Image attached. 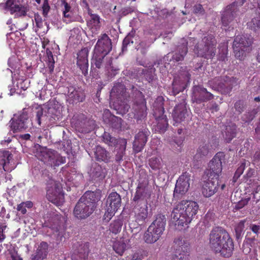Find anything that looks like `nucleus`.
Segmentation results:
<instances>
[{"label":"nucleus","mask_w":260,"mask_h":260,"mask_svg":"<svg viewBox=\"0 0 260 260\" xmlns=\"http://www.w3.org/2000/svg\"><path fill=\"white\" fill-rule=\"evenodd\" d=\"M43 15L44 16H46L50 11V7L49 6L48 0H44L43 4L42 6Z\"/></svg>","instance_id":"61"},{"label":"nucleus","mask_w":260,"mask_h":260,"mask_svg":"<svg viewBox=\"0 0 260 260\" xmlns=\"http://www.w3.org/2000/svg\"><path fill=\"white\" fill-rule=\"evenodd\" d=\"M209 245L215 253L227 258L232 255L234 249L233 240L226 230L221 226H216L211 231Z\"/></svg>","instance_id":"1"},{"label":"nucleus","mask_w":260,"mask_h":260,"mask_svg":"<svg viewBox=\"0 0 260 260\" xmlns=\"http://www.w3.org/2000/svg\"><path fill=\"white\" fill-rule=\"evenodd\" d=\"M133 43V41L131 40V37L129 36H126L123 40L122 42V51L124 52L127 50V45L130 43Z\"/></svg>","instance_id":"64"},{"label":"nucleus","mask_w":260,"mask_h":260,"mask_svg":"<svg viewBox=\"0 0 260 260\" xmlns=\"http://www.w3.org/2000/svg\"><path fill=\"white\" fill-rule=\"evenodd\" d=\"M125 92V87L124 84L117 83L114 84L110 92L111 98L120 99Z\"/></svg>","instance_id":"37"},{"label":"nucleus","mask_w":260,"mask_h":260,"mask_svg":"<svg viewBox=\"0 0 260 260\" xmlns=\"http://www.w3.org/2000/svg\"><path fill=\"white\" fill-rule=\"evenodd\" d=\"M22 1V0H7L5 4V9L20 4Z\"/></svg>","instance_id":"60"},{"label":"nucleus","mask_w":260,"mask_h":260,"mask_svg":"<svg viewBox=\"0 0 260 260\" xmlns=\"http://www.w3.org/2000/svg\"><path fill=\"white\" fill-rule=\"evenodd\" d=\"M237 125L234 123H231L225 126L223 136L227 143H230L236 136Z\"/></svg>","instance_id":"35"},{"label":"nucleus","mask_w":260,"mask_h":260,"mask_svg":"<svg viewBox=\"0 0 260 260\" xmlns=\"http://www.w3.org/2000/svg\"><path fill=\"white\" fill-rule=\"evenodd\" d=\"M237 81V79L235 77L225 76L214 78L209 81V84L214 90L226 94L231 92Z\"/></svg>","instance_id":"7"},{"label":"nucleus","mask_w":260,"mask_h":260,"mask_svg":"<svg viewBox=\"0 0 260 260\" xmlns=\"http://www.w3.org/2000/svg\"><path fill=\"white\" fill-rule=\"evenodd\" d=\"M105 66L108 77L112 78L118 73L119 69L112 65V58L111 57L108 59Z\"/></svg>","instance_id":"42"},{"label":"nucleus","mask_w":260,"mask_h":260,"mask_svg":"<svg viewBox=\"0 0 260 260\" xmlns=\"http://www.w3.org/2000/svg\"><path fill=\"white\" fill-rule=\"evenodd\" d=\"M199 209L198 203L192 201H182L173 209L171 216L175 221L176 229L181 231L196 217Z\"/></svg>","instance_id":"2"},{"label":"nucleus","mask_w":260,"mask_h":260,"mask_svg":"<svg viewBox=\"0 0 260 260\" xmlns=\"http://www.w3.org/2000/svg\"><path fill=\"white\" fill-rule=\"evenodd\" d=\"M48 244L43 241L39 245L36 251L31 255L30 260H44L48 255Z\"/></svg>","instance_id":"26"},{"label":"nucleus","mask_w":260,"mask_h":260,"mask_svg":"<svg viewBox=\"0 0 260 260\" xmlns=\"http://www.w3.org/2000/svg\"><path fill=\"white\" fill-rule=\"evenodd\" d=\"M253 38L247 34L237 36L233 42V49L236 58L243 60L252 51Z\"/></svg>","instance_id":"5"},{"label":"nucleus","mask_w":260,"mask_h":260,"mask_svg":"<svg viewBox=\"0 0 260 260\" xmlns=\"http://www.w3.org/2000/svg\"><path fill=\"white\" fill-rule=\"evenodd\" d=\"M97 198L93 191H86L76 203L73 214L79 219H84L89 217L96 207Z\"/></svg>","instance_id":"3"},{"label":"nucleus","mask_w":260,"mask_h":260,"mask_svg":"<svg viewBox=\"0 0 260 260\" xmlns=\"http://www.w3.org/2000/svg\"><path fill=\"white\" fill-rule=\"evenodd\" d=\"M38 159L54 168L66 162V157L60 155L57 151L46 149L37 153Z\"/></svg>","instance_id":"8"},{"label":"nucleus","mask_w":260,"mask_h":260,"mask_svg":"<svg viewBox=\"0 0 260 260\" xmlns=\"http://www.w3.org/2000/svg\"><path fill=\"white\" fill-rule=\"evenodd\" d=\"M13 157L12 154L9 151L0 150V172H9L12 169L9 167L10 160Z\"/></svg>","instance_id":"27"},{"label":"nucleus","mask_w":260,"mask_h":260,"mask_svg":"<svg viewBox=\"0 0 260 260\" xmlns=\"http://www.w3.org/2000/svg\"><path fill=\"white\" fill-rule=\"evenodd\" d=\"M166 224V218L165 215L162 214H158L155 220L149 225L150 229L154 228L155 230H157L159 233L163 234L165 229Z\"/></svg>","instance_id":"30"},{"label":"nucleus","mask_w":260,"mask_h":260,"mask_svg":"<svg viewBox=\"0 0 260 260\" xmlns=\"http://www.w3.org/2000/svg\"><path fill=\"white\" fill-rule=\"evenodd\" d=\"M162 234L159 233L157 230H155L154 228L150 229L149 226L147 230L144 234V240L147 243L152 244L156 242Z\"/></svg>","instance_id":"33"},{"label":"nucleus","mask_w":260,"mask_h":260,"mask_svg":"<svg viewBox=\"0 0 260 260\" xmlns=\"http://www.w3.org/2000/svg\"><path fill=\"white\" fill-rule=\"evenodd\" d=\"M46 197L50 202L57 206L62 205L64 201V197L61 184L51 180L47 185Z\"/></svg>","instance_id":"9"},{"label":"nucleus","mask_w":260,"mask_h":260,"mask_svg":"<svg viewBox=\"0 0 260 260\" xmlns=\"http://www.w3.org/2000/svg\"><path fill=\"white\" fill-rule=\"evenodd\" d=\"M103 142L110 147H115L118 141L116 138L112 137L109 133L104 132L102 136Z\"/></svg>","instance_id":"44"},{"label":"nucleus","mask_w":260,"mask_h":260,"mask_svg":"<svg viewBox=\"0 0 260 260\" xmlns=\"http://www.w3.org/2000/svg\"><path fill=\"white\" fill-rule=\"evenodd\" d=\"M234 107L236 111H237L239 114L241 113L244 111V105L242 101L239 100L236 102L235 104Z\"/></svg>","instance_id":"58"},{"label":"nucleus","mask_w":260,"mask_h":260,"mask_svg":"<svg viewBox=\"0 0 260 260\" xmlns=\"http://www.w3.org/2000/svg\"><path fill=\"white\" fill-rule=\"evenodd\" d=\"M11 121V127L14 133L25 129L28 127V117L26 113H22L18 116L14 117Z\"/></svg>","instance_id":"22"},{"label":"nucleus","mask_w":260,"mask_h":260,"mask_svg":"<svg viewBox=\"0 0 260 260\" xmlns=\"http://www.w3.org/2000/svg\"><path fill=\"white\" fill-rule=\"evenodd\" d=\"M46 54L47 57V64L50 73L53 72L55 61L52 51L48 48L46 50Z\"/></svg>","instance_id":"48"},{"label":"nucleus","mask_w":260,"mask_h":260,"mask_svg":"<svg viewBox=\"0 0 260 260\" xmlns=\"http://www.w3.org/2000/svg\"><path fill=\"white\" fill-rule=\"evenodd\" d=\"M72 257L76 260H87L90 252L89 243L77 242L74 246Z\"/></svg>","instance_id":"19"},{"label":"nucleus","mask_w":260,"mask_h":260,"mask_svg":"<svg viewBox=\"0 0 260 260\" xmlns=\"http://www.w3.org/2000/svg\"><path fill=\"white\" fill-rule=\"evenodd\" d=\"M187 52V43H183L177 47L176 51L172 56V59L176 61H182L184 59Z\"/></svg>","instance_id":"36"},{"label":"nucleus","mask_w":260,"mask_h":260,"mask_svg":"<svg viewBox=\"0 0 260 260\" xmlns=\"http://www.w3.org/2000/svg\"><path fill=\"white\" fill-rule=\"evenodd\" d=\"M149 133L148 129L145 128L136 135L133 145L135 153H138L143 150L147 141Z\"/></svg>","instance_id":"21"},{"label":"nucleus","mask_w":260,"mask_h":260,"mask_svg":"<svg viewBox=\"0 0 260 260\" xmlns=\"http://www.w3.org/2000/svg\"><path fill=\"white\" fill-rule=\"evenodd\" d=\"M212 149V146L209 143L204 142L200 145L197 152L193 157V159L197 161H201L204 157L206 156Z\"/></svg>","instance_id":"34"},{"label":"nucleus","mask_w":260,"mask_h":260,"mask_svg":"<svg viewBox=\"0 0 260 260\" xmlns=\"http://www.w3.org/2000/svg\"><path fill=\"white\" fill-rule=\"evenodd\" d=\"M36 120L39 125L41 124V118L43 114V109L42 107L36 108Z\"/></svg>","instance_id":"57"},{"label":"nucleus","mask_w":260,"mask_h":260,"mask_svg":"<svg viewBox=\"0 0 260 260\" xmlns=\"http://www.w3.org/2000/svg\"><path fill=\"white\" fill-rule=\"evenodd\" d=\"M145 256H147L145 251L143 249H138L131 255L129 260H142Z\"/></svg>","instance_id":"51"},{"label":"nucleus","mask_w":260,"mask_h":260,"mask_svg":"<svg viewBox=\"0 0 260 260\" xmlns=\"http://www.w3.org/2000/svg\"><path fill=\"white\" fill-rule=\"evenodd\" d=\"M93 177L94 179L97 178L98 180H103L107 175V171L106 169L102 168L101 166H98L94 169L93 172Z\"/></svg>","instance_id":"46"},{"label":"nucleus","mask_w":260,"mask_h":260,"mask_svg":"<svg viewBox=\"0 0 260 260\" xmlns=\"http://www.w3.org/2000/svg\"><path fill=\"white\" fill-rule=\"evenodd\" d=\"M175 249L173 259L174 260H188L189 254V244L179 237L174 240Z\"/></svg>","instance_id":"13"},{"label":"nucleus","mask_w":260,"mask_h":260,"mask_svg":"<svg viewBox=\"0 0 260 260\" xmlns=\"http://www.w3.org/2000/svg\"><path fill=\"white\" fill-rule=\"evenodd\" d=\"M117 211L113 209V208L107 207V210L103 217V220L107 222H109Z\"/></svg>","instance_id":"53"},{"label":"nucleus","mask_w":260,"mask_h":260,"mask_svg":"<svg viewBox=\"0 0 260 260\" xmlns=\"http://www.w3.org/2000/svg\"><path fill=\"white\" fill-rule=\"evenodd\" d=\"M247 221V218L240 220L236 225L235 230L238 232L242 233L245 228V223Z\"/></svg>","instance_id":"59"},{"label":"nucleus","mask_w":260,"mask_h":260,"mask_svg":"<svg viewBox=\"0 0 260 260\" xmlns=\"http://www.w3.org/2000/svg\"><path fill=\"white\" fill-rule=\"evenodd\" d=\"M217 42L215 37L211 34H207L198 42L193 49L198 56L206 59H212L216 54Z\"/></svg>","instance_id":"4"},{"label":"nucleus","mask_w":260,"mask_h":260,"mask_svg":"<svg viewBox=\"0 0 260 260\" xmlns=\"http://www.w3.org/2000/svg\"><path fill=\"white\" fill-rule=\"evenodd\" d=\"M132 110L134 118L137 121L144 119L147 115L146 101L144 95L141 91L136 94Z\"/></svg>","instance_id":"11"},{"label":"nucleus","mask_w":260,"mask_h":260,"mask_svg":"<svg viewBox=\"0 0 260 260\" xmlns=\"http://www.w3.org/2000/svg\"><path fill=\"white\" fill-rule=\"evenodd\" d=\"M245 0H238L228 5L221 14V22L224 26H227L235 17L238 11V7L241 6Z\"/></svg>","instance_id":"12"},{"label":"nucleus","mask_w":260,"mask_h":260,"mask_svg":"<svg viewBox=\"0 0 260 260\" xmlns=\"http://www.w3.org/2000/svg\"><path fill=\"white\" fill-rule=\"evenodd\" d=\"M89 14L90 18L87 22V26L92 33L97 34L101 26L100 17L96 14Z\"/></svg>","instance_id":"31"},{"label":"nucleus","mask_w":260,"mask_h":260,"mask_svg":"<svg viewBox=\"0 0 260 260\" xmlns=\"http://www.w3.org/2000/svg\"><path fill=\"white\" fill-rule=\"evenodd\" d=\"M220 187L218 179L209 178L207 181H204L202 188V192L206 198H209L216 193Z\"/></svg>","instance_id":"18"},{"label":"nucleus","mask_w":260,"mask_h":260,"mask_svg":"<svg viewBox=\"0 0 260 260\" xmlns=\"http://www.w3.org/2000/svg\"><path fill=\"white\" fill-rule=\"evenodd\" d=\"M192 100L198 104L206 102L214 98L213 94L208 91L207 89L201 86L193 87Z\"/></svg>","instance_id":"16"},{"label":"nucleus","mask_w":260,"mask_h":260,"mask_svg":"<svg viewBox=\"0 0 260 260\" xmlns=\"http://www.w3.org/2000/svg\"><path fill=\"white\" fill-rule=\"evenodd\" d=\"M64 218L60 214L53 213L45 221L46 226L50 230V236L56 240L57 243L61 242L64 235Z\"/></svg>","instance_id":"6"},{"label":"nucleus","mask_w":260,"mask_h":260,"mask_svg":"<svg viewBox=\"0 0 260 260\" xmlns=\"http://www.w3.org/2000/svg\"><path fill=\"white\" fill-rule=\"evenodd\" d=\"M105 56L106 55L104 54L94 52L91 59V64L98 69H100L103 65Z\"/></svg>","instance_id":"43"},{"label":"nucleus","mask_w":260,"mask_h":260,"mask_svg":"<svg viewBox=\"0 0 260 260\" xmlns=\"http://www.w3.org/2000/svg\"><path fill=\"white\" fill-rule=\"evenodd\" d=\"M157 128L160 132H165L168 126V122L166 116H162L157 119Z\"/></svg>","instance_id":"47"},{"label":"nucleus","mask_w":260,"mask_h":260,"mask_svg":"<svg viewBox=\"0 0 260 260\" xmlns=\"http://www.w3.org/2000/svg\"><path fill=\"white\" fill-rule=\"evenodd\" d=\"M107 204L108 207L118 210L121 204V199L119 194L116 192H111L107 198Z\"/></svg>","instance_id":"32"},{"label":"nucleus","mask_w":260,"mask_h":260,"mask_svg":"<svg viewBox=\"0 0 260 260\" xmlns=\"http://www.w3.org/2000/svg\"><path fill=\"white\" fill-rule=\"evenodd\" d=\"M122 143L124 146L123 148L118 151L115 155V161L118 163L123 160V157L125 153L127 143L126 140H124L122 141Z\"/></svg>","instance_id":"52"},{"label":"nucleus","mask_w":260,"mask_h":260,"mask_svg":"<svg viewBox=\"0 0 260 260\" xmlns=\"http://www.w3.org/2000/svg\"><path fill=\"white\" fill-rule=\"evenodd\" d=\"M134 11L133 8L131 7H126L122 8L118 12V16L120 17H122L129 14L133 13Z\"/></svg>","instance_id":"56"},{"label":"nucleus","mask_w":260,"mask_h":260,"mask_svg":"<svg viewBox=\"0 0 260 260\" xmlns=\"http://www.w3.org/2000/svg\"><path fill=\"white\" fill-rule=\"evenodd\" d=\"M134 212L135 220L137 224H143L145 222L148 216V213L147 205H145L144 207L138 208V206H135Z\"/></svg>","instance_id":"29"},{"label":"nucleus","mask_w":260,"mask_h":260,"mask_svg":"<svg viewBox=\"0 0 260 260\" xmlns=\"http://www.w3.org/2000/svg\"><path fill=\"white\" fill-rule=\"evenodd\" d=\"M150 167L154 171H159L161 168V159L157 157H152L148 160Z\"/></svg>","instance_id":"45"},{"label":"nucleus","mask_w":260,"mask_h":260,"mask_svg":"<svg viewBox=\"0 0 260 260\" xmlns=\"http://www.w3.org/2000/svg\"><path fill=\"white\" fill-rule=\"evenodd\" d=\"M147 185L143 183H139L137 187L136 191L133 201L138 202L139 200H143L147 195Z\"/></svg>","instance_id":"39"},{"label":"nucleus","mask_w":260,"mask_h":260,"mask_svg":"<svg viewBox=\"0 0 260 260\" xmlns=\"http://www.w3.org/2000/svg\"><path fill=\"white\" fill-rule=\"evenodd\" d=\"M110 124L113 128L118 129L121 128L122 126V119L118 117L115 116H111Z\"/></svg>","instance_id":"50"},{"label":"nucleus","mask_w":260,"mask_h":260,"mask_svg":"<svg viewBox=\"0 0 260 260\" xmlns=\"http://www.w3.org/2000/svg\"><path fill=\"white\" fill-rule=\"evenodd\" d=\"M155 71V69L154 68H151L143 71L145 79L149 82H150L153 80L154 77L153 73H154Z\"/></svg>","instance_id":"54"},{"label":"nucleus","mask_w":260,"mask_h":260,"mask_svg":"<svg viewBox=\"0 0 260 260\" xmlns=\"http://www.w3.org/2000/svg\"><path fill=\"white\" fill-rule=\"evenodd\" d=\"M67 95L73 102H82L85 99V93L82 88L75 85L67 87Z\"/></svg>","instance_id":"24"},{"label":"nucleus","mask_w":260,"mask_h":260,"mask_svg":"<svg viewBox=\"0 0 260 260\" xmlns=\"http://www.w3.org/2000/svg\"><path fill=\"white\" fill-rule=\"evenodd\" d=\"M95 159L100 162L108 163L111 160V156L109 151L101 146H97L94 151Z\"/></svg>","instance_id":"28"},{"label":"nucleus","mask_w":260,"mask_h":260,"mask_svg":"<svg viewBox=\"0 0 260 260\" xmlns=\"http://www.w3.org/2000/svg\"><path fill=\"white\" fill-rule=\"evenodd\" d=\"M47 116L51 123H54L59 119L61 111V104L55 99L49 100L46 105Z\"/></svg>","instance_id":"15"},{"label":"nucleus","mask_w":260,"mask_h":260,"mask_svg":"<svg viewBox=\"0 0 260 260\" xmlns=\"http://www.w3.org/2000/svg\"><path fill=\"white\" fill-rule=\"evenodd\" d=\"M172 115L175 123H180L184 121L189 115L186 105L180 103L176 105L173 109Z\"/></svg>","instance_id":"23"},{"label":"nucleus","mask_w":260,"mask_h":260,"mask_svg":"<svg viewBox=\"0 0 260 260\" xmlns=\"http://www.w3.org/2000/svg\"><path fill=\"white\" fill-rule=\"evenodd\" d=\"M125 233L127 234V231L123 232V235L120 238L121 240H116L112 243V248L114 251L119 254L122 255L126 249V245L130 242V239H128L125 236Z\"/></svg>","instance_id":"25"},{"label":"nucleus","mask_w":260,"mask_h":260,"mask_svg":"<svg viewBox=\"0 0 260 260\" xmlns=\"http://www.w3.org/2000/svg\"><path fill=\"white\" fill-rule=\"evenodd\" d=\"M123 225V221L121 219L114 220L109 226V231L114 235L119 233Z\"/></svg>","instance_id":"41"},{"label":"nucleus","mask_w":260,"mask_h":260,"mask_svg":"<svg viewBox=\"0 0 260 260\" xmlns=\"http://www.w3.org/2000/svg\"><path fill=\"white\" fill-rule=\"evenodd\" d=\"M190 175L189 173L185 172L183 173L177 180L174 191V196L180 198L184 194L189 187V181Z\"/></svg>","instance_id":"14"},{"label":"nucleus","mask_w":260,"mask_h":260,"mask_svg":"<svg viewBox=\"0 0 260 260\" xmlns=\"http://www.w3.org/2000/svg\"><path fill=\"white\" fill-rule=\"evenodd\" d=\"M247 27L251 30L256 31L260 29V7L255 11V16L247 22Z\"/></svg>","instance_id":"40"},{"label":"nucleus","mask_w":260,"mask_h":260,"mask_svg":"<svg viewBox=\"0 0 260 260\" xmlns=\"http://www.w3.org/2000/svg\"><path fill=\"white\" fill-rule=\"evenodd\" d=\"M193 13L197 15H204L205 10L201 4H197L193 7Z\"/></svg>","instance_id":"55"},{"label":"nucleus","mask_w":260,"mask_h":260,"mask_svg":"<svg viewBox=\"0 0 260 260\" xmlns=\"http://www.w3.org/2000/svg\"><path fill=\"white\" fill-rule=\"evenodd\" d=\"M11 15L14 14L15 18H18L26 15L28 9L26 7L20 4L7 9Z\"/></svg>","instance_id":"38"},{"label":"nucleus","mask_w":260,"mask_h":260,"mask_svg":"<svg viewBox=\"0 0 260 260\" xmlns=\"http://www.w3.org/2000/svg\"><path fill=\"white\" fill-rule=\"evenodd\" d=\"M61 4L60 7L62 8L63 12V16L64 18H71V15L70 13V12L71 9V7L70 4H69L67 0H60Z\"/></svg>","instance_id":"49"},{"label":"nucleus","mask_w":260,"mask_h":260,"mask_svg":"<svg viewBox=\"0 0 260 260\" xmlns=\"http://www.w3.org/2000/svg\"><path fill=\"white\" fill-rule=\"evenodd\" d=\"M9 253L12 260H23L22 258L19 255L15 249L10 250Z\"/></svg>","instance_id":"63"},{"label":"nucleus","mask_w":260,"mask_h":260,"mask_svg":"<svg viewBox=\"0 0 260 260\" xmlns=\"http://www.w3.org/2000/svg\"><path fill=\"white\" fill-rule=\"evenodd\" d=\"M225 155L222 152H217L210 161L206 173L209 178L218 179L222 170V160H224Z\"/></svg>","instance_id":"10"},{"label":"nucleus","mask_w":260,"mask_h":260,"mask_svg":"<svg viewBox=\"0 0 260 260\" xmlns=\"http://www.w3.org/2000/svg\"><path fill=\"white\" fill-rule=\"evenodd\" d=\"M88 50L86 48L81 49L77 53L76 64L84 76H86L88 71Z\"/></svg>","instance_id":"20"},{"label":"nucleus","mask_w":260,"mask_h":260,"mask_svg":"<svg viewBox=\"0 0 260 260\" xmlns=\"http://www.w3.org/2000/svg\"><path fill=\"white\" fill-rule=\"evenodd\" d=\"M7 228V225L5 224H0V243H2L6 238L5 234V230Z\"/></svg>","instance_id":"62"},{"label":"nucleus","mask_w":260,"mask_h":260,"mask_svg":"<svg viewBox=\"0 0 260 260\" xmlns=\"http://www.w3.org/2000/svg\"><path fill=\"white\" fill-rule=\"evenodd\" d=\"M112 48L111 40L107 34H104L98 40L94 52L106 55L111 51Z\"/></svg>","instance_id":"17"}]
</instances>
